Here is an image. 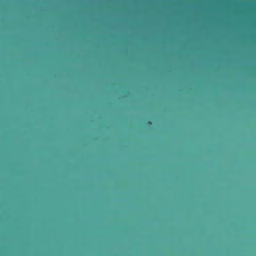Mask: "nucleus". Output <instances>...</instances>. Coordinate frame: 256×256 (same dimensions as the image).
Returning a JSON list of instances; mask_svg holds the SVG:
<instances>
[{"label": "nucleus", "mask_w": 256, "mask_h": 256, "mask_svg": "<svg viewBox=\"0 0 256 256\" xmlns=\"http://www.w3.org/2000/svg\"><path fill=\"white\" fill-rule=\"evenodd\" d=\"M152 124V122L150 121H148V122H147V124L148 126L151 125Z\"/></svg>", "instance_id": "obj_1"}]
</instances>
